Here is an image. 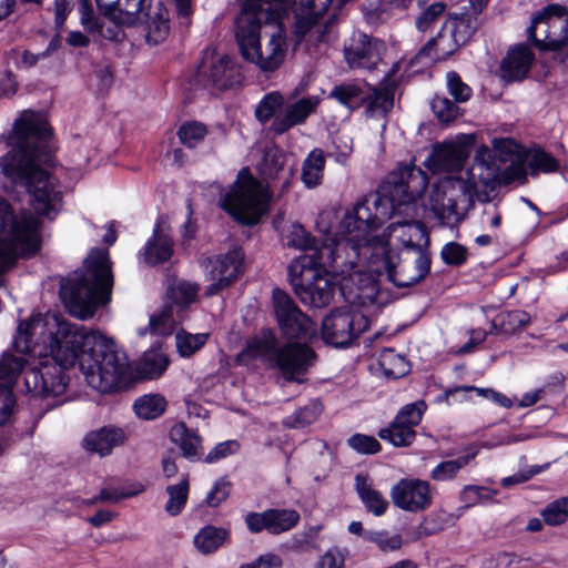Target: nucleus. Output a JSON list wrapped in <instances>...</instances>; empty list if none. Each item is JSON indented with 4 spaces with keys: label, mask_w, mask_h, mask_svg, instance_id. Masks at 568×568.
<instances>
[{
    "label": "nucleus",
    "mask_w": 568,
    "mask_h": 568,
    "mask_svg": "<svg viewBox=\"0 0 568 568\" xmlns=\"http://www.w3.org/2000/svg\"><path fill=\"white\" fill-rule=\"evenodd\" d=\"M199 286L190 282H181L176 288L171 291L170 298L172 302L182 307L187 308L195 302L197 296Z\"/></svg>",
    "instance_id": "57"
},
{
    "label": "nucleus",
    "mask_w": 568,
    "mask_h": 568,
    "mask_svg": "<svg viewBox=\"0 0 568 568\" xmlns=\"http://www.w3.org/2000/svg\"><path fill=\"white\" fill-rule=\"evenodd\" d=\"M209 134L206 124L196 120L184 121L176 131L180 143L186 149H196Z\"/></svg>",
    "instance_id": "37"
},
{
    "label": "nucleus",
    "mask_w": 568,
    "mask_h": 568,
    "mask_svg": "<svg viewBox=\"0 0 568 568\" xmlns=\"http://www.w3.org/2000/svg\"><path fill=\"white\" fill-rule=\"evenodd\" d=\"M365 539L376 544L382 551L398 550L403 545V539L399 535L388 536L387 531H369L366 534Z\"/></svg>",
    "instance_id": "61"
},
{
    "label": "nucleus",
    "mask_w": 568,
    "mask_h": 568,
    "mask_svg": "<svg viewBox=\"0 0 568 568\" xmlns=\"http://www.w3.org/2000/svg\"><path fill=\"white\" fill-rule=\"evenodd\" d=\"M17 405V397L9 384L0 383V427L10 422Z\"/></svg>",
    "instance_id": "58"
},
{
    "label": "nucleus",
    "mask_w": 568,
    "mask_h": 568,
    "mask_svg": "<svg viewBox=\"0 0 568 568\" xmlns=\"http://www.w3.org/2000/svg\"><path fill=\"white\" fill-rule=\"evenodd\" d=\"M528 39L539 51L542 67L552 68L568 57V13L559 4H549L539 11L527 29Z\"/></svg>",
    "instance_id": "7"
},
{
    "label": "nucleus",
    "mask_w": 568,
    "mask_h": 568,
    "mask_svg": "<svg viewBox=\"0 0 568 568\" xmlns=\"http://www.w3.org/2000/svg\"><path fill=\"white\" fill-rule=\"evenodd\" d=\"M440 258L448 266H463L468 258V248L458 242H448L440 250Z\"/></svg>",
    "instance_id": "53"
},
{
    "label": "nucleus",
    "mask_w": 568,
    "mask_h": 568,
    "mask_svg": "<svg viewBox=\"0 0 568 568\" xmlns=\"http://www.w3.org/2000/svg\"><path fill=\"white\" fill-rule=\"evenodd\" d=\"M280 346V341L274 329L262 327L260 333L251 337L244 348L236 355V363H241L243 357L251 359L260 358L268 368H272Z\"/></svg>",
    "instance_id": "23"
},
{
    "label": "nucleus",
    "mask_w": 568,
    "mask_h": 568,
    "mask_svg": "<svg viewBox=\"0 0 568 568\" xmlns=\"http://www.w3.org/2000/svg\"><path fill=\"white\" fill-rule=\"evenodd\" d=\"M100 334L53 315L49 334L42 342L48 343L52 358L68 364L69 367H77L82 373L85 358L91 354L89 348L94 347Z\"/></svg>",
    "instance_id": "8"
},
{
    "label": "nucleus",
    "mask_w": 568,
    "mask_h": 568,
    "mask_svg": "<svg viewBox=\"0 0 568 568\" xmlns=\"http://www.w3.org/2000/svg\"><path fill=\"white\" fill-rule=\"evenodd\" d=\"M52 325L51 318H42L40 315L31 316L29 320L21 321L17 327L13 337L12 347L21 355L17 356L10 351H6L0 357V379L9 384L13 383L26 369L28 361L22 355L32 354L37 342L36 335L47 338L49 328Z\"/></svg>",
    "instance_id": "10"
},
{
    "label": "nucleus",
    "mask_w": 568,
    "mask_h": 568,
    "mask_svg": "<svg viewBox=\"0 0 568 568\" xmlns=\"http://www.w3.org/2000/svg\"><path fill=\"white\" fill-rule=\"evenodd\" d=\"M232 483L226 476L219 478L212 489L207 493L205 501L212 508L219 507L231 495Z\"/></svg>",
    "instance_id": "59"
},
{
    "label": "nucleus",
    "mask_w": 568,
    "mask_h": 568,
    "mask_svg": "<svg viewBox=\"0 0 568 568\" xmlns=\"http://www.w3.org/2000/svg\"><path fill=\"white\" fill-rule=\"evenodd\" d=\"M320 104L316 95L303 97L295 103L286 106L283 115L273 119L270 130L276 135H282L295 125L304 124Z\"/></svg>",
    "instance_id": "24"
},
{
    "label": "nucleus",
    "mask_w": 568,
    "mask_h": 568,
    "mask_svg": "<svg viewBox=\"0 0 568 568\" xmlns=\"http://www.w3.org/2000/svg\"><path fill=\"white\" fill-rule=\"evenodd\" d=\"M210 335L207 333L191 334L184 329L176 333V348L182 357H191L200 351L207 342Z\"/></svg>",
    "instance_id": "43"
},
{
    "label": "nucleus",
    "mask_w": 568,
    "mask_h": 568,
    "mask_svg": "<svg viewBox=\"0 0 568 568\" xmlns=\"http://www.w3.org/2000/svg\"><path fill=\"white\" fill-rule=\"evenodd\" d=\"M405 248L406 256L409 255L410 252L417 254L413 261L410 260V265L415 274L414 277H409V280H412L410 283H420L430 273V254L426 248L423 247V245L417 242H413L412 240L405 242Z\"/></svg>",
    "instance_id": "36"
},
{
    "label": "nucleus",
    "mask_w": 568,
    "mask_h": 568,
    "mask_svg": "<svg viewBox=\"0 0 568 568\" xmlns=\"http://www.w3.org/2000/svg\"><path fill=\"white\" fill-rule=\"evenodd\" d=\"M40 222L37 217L22 220L0 236V274L12 268L19 258H32L41 250L42 239L39 232Z\"/></svg>",
    "instance_id": "12"
},
{
    "label": "nucleus",
    "mask_w": 568,
    "mask_h": 568,
    "mask_svg": "<svg viewBox=\"0 0 568 568\" xmlns=\"http://www.w3.org/2000/svg\"><path fill=\"white\" fill-rule=\"evenodd\" d=\"M124 433L121 428L114 426H103L98 430L85 435L84 447L100 456L109 455L112 449L124 442Z\"/></svg>",
    "instance_id": "27"
},
{
    "label": "nucleus",
    "mask_w": 568,
    "mask_h": 568,
    "mask_svg": "<svg viewBox=\"0 0 568 568\" xmlns=\"http://www.w3.org/2000/svg\"><path fill=\"white\" fill-rule=\"evenodd\" d=\"M476 145L475 134H459L455 142L443 144L434 150V161L442 168H463Z\"/></svg>",
    "instance_id": "25"
},
{
    "label": "nucleus",
    "mask_w": 568,
    "mask_h": 568,
    "mask_svg": "<svg viewBox=\"0 0 568 568\" xmlns=\"http://www.w3.org/2000/svg\"><path fill=\"white\" fill-rule=\"evenodd\" d=\"M272 304L282 337L285 341H311L316 336V323L301 311L294 300L276 287Z\"/></svg>",
    "instance_id": "14"
},
{
    "label": "nucleus",
    "mask_w": 568,
    "mask_h": 568,
    "mask_svg": "<svg viewBox=\"0 0 568 568\" xmlns=\"http://www.w3.org/2000/svg\"><path fill=\"white\" fill-rule=\"evenodd\" d=\"M170 437L180 447L185 459L192 463L202 460V437L197 430L181 422L171 429Z\"/></svg>",
    "instance_id": "28"
},
{
    "label": "nucleus",
    "mask_w": 568,
    "mask_h": 568,
    "mask_svg": "<svg viewBox=\"0 0 568 568\" xmlns=\"http://www.w3.org/2000/svg\"><path fill=\"white\" fill-rule=\"evenodd\" d=\"M427 407L424 399L402 406L394 419L386 427L379 428L378 437L394 447H409L416 439L415 428L422 423Z\"/></svg>",
    "instance_id": "17"
},
{
    "label": "nucleus",
    "mask_w": 568,
    "mask_h": 568,
    "mask_svg": "<svg viewBox=\"0 0 568 568\" xmlns=\"http://www.w3.org/2000/svg\"><path fill=\"white\" fill-rule=\"evenodd\" d=\"M385 376L398 379L406 376L410 372V364L405 356L396 354L393 349H388L379 361Z\"/></svg>",
    "instance_id": "42"
},
{
    "label": "nucleus",
    "mask_w": 568,
    "mask_h": 568,
    "mask_svg": "<svg viewBox=\"0 0 568 568\" xmlns=\"http://www.w3.org/2000/svg\"><path fill=\"white\" fill-rule=\"evenodd\" d=\"M36 217L30 211L22 209L19 214L14 213V210L10 202L0 196V234L13 231V226L19 224L22 220H29Z\"/></svg>",
    "instance_id": "44"
},
{
    "label": "nucleus",
    "mask_w": 568,
    "mask_h": 568,
    "mask_svg": "<svg viewBox=\"0 0 568 568\" xmlns=\"http://www.w3.org/2000/svg\"><path fill=\"white\" fill-rule=\"evenodd\" d=\"M521 145L511 138H498L493 140L494 158L500 162H511L517 159L520 152Z\"/></svg>",
    "instance_id": "52"
},
{
    "label": "nucleus",
    "mask_w": 568,
    "mask_h": 568,
    "mask_svg": "<svg viewBox=\"0 0 568 568\" xmlns=\"http://www.w3.org/2000/svg\"><path fill=\"white\" fill-rule=\"evenodd\" d=\"M527 181L526 154H518L498 175L500 185H510L514 182L525 183Z\"/></svg>",
    "instance_id": "49"
},
{
    "label": "nucleus",
    "mask_w": 568,
    "mask_h": 568,
    "mask_svg": "<svg viewBox=\"0 0 568 568\" xmlns=\"http://www.w3.org/2000/svg\"><path fill=\"white\" fill-rule=\"evenodd\" d=\"M222 209L237 223L253 226L267 212L268 204L262 194V184L247 168L240 171L234 185L225 194Z\"/></svg>",
    "instance_id": "9"
},
{
    "label": "nucleus",
    "mask_w": 568,
    "mask_h": 568,
    "mask_svg": "<svg viewBox=\"0 0 568 568\" xmlns=\"http://www.w3.org/2000/svg\"><path fill=\"white\" fill-rule=\"evenodd\" d=\"M52 136L53 130L42 112L24 110L7 136L10 150L0 158L2 174L26 187L34 213L50 221L57 217L63 203L58 180L41 168V164L52 165L49 145Z\"/></svg>",
    "instance_id": "1"
},
{
    "label": "nucleus",
    "mask_w": 568,
    "mask_h": 568,
    "mask_svg": "<svg viewBox=\"0 0 568 568\" xmlns=\"http://www.w3.org/2000/svg\"><path fill=\"white\" fill-rule=\"evenodd\" d=\"M244 252L242 247L230 248L225 254L207 256L201 261V266L209 267L212 283L206 286L205 294L214 296L237 281L242 274Z\"/></svg>",
    "instance_id": "18"
},
{
    "label": "nucleus",
    "mask_w": 568,
    "mask_h": 568,
    "mask_svg": "<svg viewBox=\"0 0 568 568\" xmlns=\"http://www.w3.org/2000/svg\"><path fill=\"white\" fill-rule=\"evenodd\" d=\"M384 41L356 31L344 43V58L351 69L373 71L378 68L386 53Z\"/></svg>",
    "instance_id": "19"
},
{
    "label": "nucleus",
    "mask_w": 568,
    "mask_h": 568,
    "mask_svg": "<svg viewBox=\"0 0 568 568\" xmlns=\"http://www.w3.org/2000/svg\"><path fill=\"white\" fill-rule=\"evenodd\" d=\"M542 520L548 526H559L568 520V498L561 497L549 503L541 511Z\"/></svg>",
    "instance_id": "50"
},
{
    "label": "nucleus",
    "mask_w": 568,
    "mask_h": 568,
    "mask_svg": "<svg viewBox=\"0 0 568 568\" xmlns=\"http://www.w3.org/2000/svg\"><path fill=\"white\" fill-rule=\"evenodd\" d=\"M149 0H119L112 21L126 28L145 23L150 11Z\"/></svg>",
    "instance_id": "29"
},
{
    "label": "nucleus",
    "mask_w": 568,
    "mask_h": 568,
    "mask_svg": "<svg viewBox=\"0 0 568 568\" xmlns=\"http://www.w3.org/2000/svg\"><path fill=\"white\" fill-rule=\"evenodd\" d=\"M166 400L160 394L143 395L135 399L133 404L134 413L138 417L152 420L160 417L166 409Z\"/></svg>",
    "instance_id": "38"
},
{
    "label": "nucleus",
    "mask_w": 568,
    "mask_h": 568,
    "mask_svg": "<svg viewBox=\"0 0 568 568\" xmlns=\"http://www.w3.org/2000/svg\"><path fill=\"white\" fill-rule=\"evenodd\" d=\"M151 334L166 337L174 331V318L171 307L163 310L159 314H153L149 321Z\"/></svg>",
    "instance_id": "54"
},
{
    "label": "nucleus",
    "mask_w": 568,
    "mask_h": 568,
    "mask_svg": "<svg viewBox=\"0 0 568 568\" xmlns=\"http://www.w3.org/2000/svg\"><path fill=\"white\" fill-rule=\"evenodd\" d=\"M365 91L366 87L364 81L358 82H343L336 84L329 92L328 98L334 99L341 105L345 106L349 111H356L365 104Z\"/></svg>",
    "instance_id": "30"
},
{
    "label": "nucleus",
    "mask_w": 568,
    "mask_h": 568,
    "mask_svg": "<svg viewBox=\"0 0 568 568\" xmlns=\"http://www.w3.org/2000/svg\"><path fill=\"white\" fill-rule=\"evenodd\" d=\"M73 377H78L77 367H69L49 355L26 373L24 383L30 392L40 397H57L65 393Z\"/></svg>",
    "instance_id": "13"
},
{
    "label": "nucleus",
    "mask_w": 568,
    "mask_h": 568,
    "mask_svg": "<svg viewBox=\"0 0 568 568\" xmlns=\"http://www.w3.org/2000/svg\"><path fill=\"white\" fill-rule=\"evenodd\" d=\"M395 507L410 513H419L433 504L432 487L418 478H400L389 491Z\"/></svg>",
    "instance_id": "21"
},
{
    "label": "nucleus",
    "mask_w": 568,
    "mask_h": 568,
    "mask_svg": "<svg viewBox=\"0 0 568 568\" xmlns=\"http://www.w3.org/2000/svg\"><path fill=\"white\" fill-rule=\"evenodd\" d=\"M346 549L336 546L327 549L316 564V568H345Z\"/></svg>",
    "instance_id": "64"
},
{
    "label": "nucleus",
    "mask_w": 568,
    "mask_h": 568,
    "mask_svg": "<svg viewBox=\"0 0 568 568\" xmlns=\"http://www.w3.org/2000/svg\"><path fill=\"white\" fill-rule=\"evenodd\" d=\"M460 45H465L479 28V19L469 12L452 14L444 23Z\"/></svg>",
    "instance_id": "34"
},
{
    "label": "nucleus",
    "mask_w": 568,
    "mask_h": 568,
    "mask_svg": "<svg viewBox=\"0 0 568 568\" xmlns=\"http://www.w3.org/2000/svg\"><path fill=\"white\" fill-rule=\"evenodd\" d=\"M230 532L223 527L206 525L194 537V545L204 555L215 552L229 537Z\"/></svg>",
    "instance_id": "35"
},
{
    "label": "nucleus",
    "mask_w": 568,
    "mask_h": 568,
    "mask_svg": "<svg viewBox=\"0 0 568 568\" xmlns=\"http://www.w3.org/2000/svg\"><path fill=\"white\" fill-rule=\"evenodd\" d=\"M283 103V95L278 91L266 93L255 109L256 120L262 124L267 123L275 118L276 111L282 108Z\"/></svg>",
    "instance_id": "47"
},
{
    "label": "nucleus",
    "mask_w": 568,
    "mask_h": 568,
    "mask_svg": "<svg viewBox=\"0 0 568 568\" xmlns=\"http://www.w3.org/2000/svg\"><path fill=\"white\" fill-rule=\"evenodd\" d=\"M460 43L454 34L443 24L435 38L427 43L412 58L403 57L396 61L389 71H424L433 67L435 62L446 60L460 48Z\"/></svg>",
    "instance_id": "15"
},
{
    "label": "nucleus",
    "mask_w": 568,
    "mask_h": 568,
    "mask_svg": "<svg viewBox=\"0 0 568 568\" xmlns=\"http://www.w3.org/2000/svg\"><path fill=\"white\" fill-rule=\"evenodd\" d=\"M428 175L414 163L400 164L378 190L364 195L341 221V230L359 241L381 229L400 207L415 203L426 191Z\"/></svg>",
    "instance_id": "2"
},
{
    "label": "nucleus",
    "mask_w": 568,
    "mask_h": 568,
    "mask_svg": "<svg viewBox=\"0 0 568 568\" xmlns=\"http://www.w3.org/2000/svg\"><path fill=\"white\" fill-rule=\"evenodd\" d=\"M195 75H209L214 90L222 93L229 90L241 88L245 77L244 73H194Z\"/></svg>",
    "instance_id": "51"
},
{
    "label": "nucleus",
    "mask_w": 568,
    "mask_h": 568,
    "mask_svg": "<svg viewBox=\"0 0 568 568\" xmlns=\"http://www.w3.org/2000/svg\"><path fill=\"white\" fill-rule=\"evenodd\" d=\"M368 241L369 256L367 271L359 275L361 290L366 297L375 298L381 292V277L398 288H408L414 277L410 258L393 247L390 240L384 235H374Z\"/></svg>",
    "instance_id": "5"
},
{
    "label": "nucleus",
    "mask_w": 568,
    "mask_h": 568,
    "mask_svg": "<svg viewBox=\"0 0 568 568\" xmlns=\"http://www.w3.org/2000/svg\"><path fill=\"white\" fill-rule=\"evenodd\" d=\"M85 270H77L60 281L59 296L70 315L88 320L111 302L114 284L108 251L93 248L84 261Z\"/></svg>",
    "instance_id": "3"
},
{
    "label": "nucleus",
    "mask_w": 568,
    "mask_h": 568,
    "mask_svg": "<svg viewBox=\"0 0 568 568\" xmlns=\"http://www.w3.org/2000/svg\"><path fill=\"white\" fill-rule=\"evenodd\" d=\"M536 60L529 44L518 43L508 49L501 60L500 71H530Z\"/></svg>",
    "instance_id": "33"
},
{
    "label": "nucleus",
    "mask_w": 568,
    "mask_h": 568,
    "mask_svg": "<svg viewBox=\"0 0 568 568\" xmlns=\"http://www.w3.org/2000/svg\"><path fill=\"white\" fill-rule=\"evenodd\" d=\"M347 444L356 453L364 455H375L382 450L381 443L374 436L359 433L352 435Z\"/></svg>",
    "instance_id": "56"
},
{
    "label": "nucleus",
    "mask_w": 568,
    "mask_h": 568,
    "mask_svg": "<svg viewBox=\"0 0 568 568\" xmlns=\"http://www.w3.org/2000/svg\"><path fill=\"white\" fill-rule=\"evenodd\" d=\"M288 246L310 251L294 258L288 267V282L300 301L311 307L327 306L334 297L335 283L323 262L322 243L302 224L294 223L287 235Z\"/></svg>",
    "instance_id": "4"
},
{
    "label": "nucleus",
    "mask_w": 568,
    "mask_h": 568,
    "mask_svg": "<svg viewBox=\"0 0 568 568\" xmlns=\"http://www.w3.org/2000/svg\"><path fill=\"white\" fill-rule=\"evenodd\" d=\"M301 520V515L293 508H267L261 513L250 511L244 516V523L251 534L266 531L277 536L295 528Z\"/></svg>",
    "instance_id": "20"
},
{
    "label": "nucleus",
    "mask_w": 568,
    "mask_h": 568,
    "mask_svg": "<svg viewBox=\"0 0 568 568\" xmlns=\"http://www.w3.org/2000/svg\"><path fill=\"white\" fill-rule=\"evenodd\" d=\"M197 68L203 71H232L234 69V62L227 54H221L213 48H206L203 51Z\"/></svg>",
    "instance_id": "48"
},
{
    "label": "nucleus",
    "mask_w": 568,
    "mask_h": 568,
    "mask_svg": "<svg viewBox=\"0 0 568 568\" xmlns=\"http://www.w3.org/2000/svg\"><path fill=\"white\" fill-rule=\"evenodd\" d=\"M189 479L184 477L179 484L166 487L169 499L165 504V510L171 516H179L186 506L189 498Z\"/></svg>",
    "instance_id": "41"
},
{
    "label": "nucleus",
    "mask_w": 568,
    "mask_h": 568,
    "mask_svg": "<svg viewBox=\"0 0 568 568\" xmlns=\"http://www.w3.org/2000/svg\"><path fill=\"white\" fill-rule=\"evenodd\" d=\"M369 327V320L361 311L348 306L335 307L321 323V338L334 348H347Z\"/></svg>",
    "instance_id": "11"
},
{
    "label": "nucleus",
    "mask_w": 568,
    "mask_h": 568,
    "mask_svg": "<svg viewBox=\"0 0 568 568\" xmlns=\"http://www.w3.org/2000/svg\"><path fill=\"white\" fill-rule=\"evenodd\" d=\"M326 158L322 149H313L302 164L301 180L307 189H314L322 184Z\"/></svg>",
    "instance_id": "31"
},
{
    "label": "nucleus",
    "mask_w": 568,
    "mask_h": 568,
    "mask_svg": "<svg viewBox=\"0 0 568 568\" xmlns=\"http://www.w3.org/2000/svg\"><path fill=\"white\" fill-rule=\"evenodd\" d=\"M174 253L173 241L162 234L160 223H156L152 236L149 237L142 250L143 262L149 266H158L168 262Z\"/></svg>",
    "instance_id": "26"
},
{
    "label": "nucleus",
    "mask_w": 568,
    "mask_h": 568,
    "mask_svg": "<svg viewBox=\"0 0 568 568\" xmlns=\"http://www.w3.org/2000/svg\"><path fill=\"white\" fill-rule=\"evenodd\" d=\"M240 449V443L235 439L225 440L216 444L203 458L206 464H215L223 458L235 454Z\"/></svg>",
    "instance_id": "63"
},
{
    "label": "nucleus",
    "mask_w": 568,
    "mask_h": 568,
    "mask_svg": "<svg viewBox=\"0 0 568 568\" xmlns=\"http://www.w3.org/2000/svg\"><path fill=\"white\" fill-rule=\"evenodd\" d=\"M82 374L89 385L103 394H114L128 389L134 378L129 357L118 348L113 339L100 334Z\"/></svg>",
    "instance_id": "6"
},
{
    "label": "nucleus",
    "mask_w": 568,
    "mask_h": 568,
    "mask_svg": "<svg viewBox=\"0 0 568 568\" xmlns=\"http://www.w3.org/2000/svg\"><path fill=\"white\" fill-rule=\"evenodd\" d=\"M311 341H286L275 354L272 369L281 372L286 382L302 383L301 376L308 373L317 362Z\"/></svg>",
    "instance_id": "16"
},
{
    "label": "nucleus",
    "mask_w": 568,
    "mask_h": 568,
    "mask_svg": "<svg viewBox=\"0 0 568 568\" xmlns=\"http://www.w3.org/2000/svg\"><path fill=\"white\" fill-rule=\"evenodd\" d=\"M452 514L446 510H435L423 518L416 528L419 537H429L444 530L452 524Z\"/></svg>",
    "instance_id": "40"
},
{
    "label": "nucleus",
    "mask_w": 568,
    "mask_h": 568,
    "mask_svg": "<svg viewBox=\"0 0 568 568\" xmlns=\"http://www.w3.org/2000/svg\"><path fill=\"white\" fill-rule=\"evenodd\" d=\"M476 454H468L459 456L456 459L445 460L439 463L430 474L434 480H448L454 478L457 473L465 466H467Z\"/></svg>",
    "instance_id": "46"
},
{
    "label": "nucleus",
    "mask_w": 568,
    "mask_h": 568,
    "mask_svg": "<svg viewBox=\"0 0 568 568\" xmlns=\"http://www.w3.org/2000/svg\"><path fill=\"white\" fill-rule=\"evenodd\" d=\"M170 365L169 357L160 352H145L138 365V372L142 378H159Z\"/></svg>",
    "instance_id": "39"
},
{
    "label": "nucleus",
    "mask_w": 568,
    "mask_h": 568,
    "mask_svg": "<svg viewBox=\"0 0 568 568\" xmlns=\"http://www.w3.org/2000/svg\"><path fill=\"white\" fill-rule=\"evenodd\" d=\"M397 73H385V77L378 84L373 85L364 81L365 91V115L373 118L376 115L387 116L394 108V99L399 87V81L395 79Z\"/></svg>",
    "instance_id": "22"
},
{
    "label": "nucleus",
    "mask_w": 568,
    "mask_h": 568,
    "mask_svg": "<svg viewBox=\"0 0 568 568\" xmlns=\"http://www.w3.org/2000/svg\"><path fill=\"white\" fill-rule=\"evenodd\" d=\"M528 165L531 175L538 173H556L560 169L559 160L541 148H537L532 151Z\"/></svg>",
    "instance_id": "45"
},
{
    "label": "nucleus",
    "mask_w": 568,
    "mask_h": 568,
    "mask_svg": "<svg viewBox=\"0 0 568 568\" xmlns=\"http://www.w3.org/2000/svg\"><path fill=\"white\" fill-rule=\"evenodd\" d=\"M361 500L366 509L375 516H383L389 505L382 493L376 489L361 491Z\"/></svg>",
    "instance_id": "60"
},
{
    "label": "nucleus",
    "mask_w": 568,
    "mask_h": 568,
    "mask_svg": "<svg viewBox=\"0 0 568 568\" xmlns=\"http://www.w3.org/2000/svg\"><path fill=\"white\" fill-rule=\"evenodd\" d=\"M530 323V315L523 310H513L498 313L491 321L495 334L510 336Z\"/></svg>",
    "instance_id": "32"
},
{
    "label": "nucleus",
    "mask_w": 568,
    "mask_h": 568,
    "mask_svg": "<svg viewBox=\"0 0 568 568\" xmlns=\"http://www.w3.org/2000/svg\"><path fill=\"white\" fill-rule=\"evenodd\" d=\"M85 82L97 97H104L114 83V73H87Z\"/></svg>",
    "instance_id": "62"
},
{
    "label": "nucleus",
    "mask_w": 568,
    "mask_h": 568,
    "mask_svg": "<svg viewBox=\"0 0 568 568\" xmlns=\"http://www.w3.org/2000/svg\"><path fill=\"white\" fill-rule=\"evenodd\" d=\"M430 106L436 119L444 124L452 123L458 115V106L456 103L445 97L436 95L432 100Z\"/></svg>",
    "instance_id": "55"
}]
</instances>
